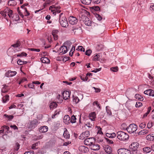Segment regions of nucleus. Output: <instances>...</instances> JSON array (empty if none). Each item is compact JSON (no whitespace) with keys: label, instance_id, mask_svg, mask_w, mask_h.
<instances>
[{"label":"nucleus","instance_id":"14","mask_svg":"<svg viewBox=\"0 0 154 154\" xmlns=\"http://www.w3.org/2000/svg\"><path fill=\"white\" fill-rule=\"evenodd\" d=\"M144 93L145 94L149 95L150 96L154 97V91L151 89H149L144 91Z\"/></svg>","mask_w":154,"mask_h":154},{"label":"nucleus","instance_id":"31","mask_svg":"<svg viewBox=\"0 0 154 154\" xmlns=\"http://www.w3.org/2000/svg\"><path fill=\"white\" fill-rule=\"evenodd\" d=\"M8 4L9 6H14L17 4L16 2L14 0H11L8 1Z\"/></svg>","mask_w":154,"mask_h":154},{"label":"nucleus","instance_id":"21","mask_svg":"<svg viewBox=\"0 0 154 154\" xmlns=\"http://www.w3.org/2000/svg\"><path fill=\"white\" fill-rule=\"evenodd\" d=\"M149 131L148 130L144 129L139 131L138 134L140 136L143 135L147 134L148 133Z\"/></svg>","mask_w":154,"mask_h":154},{"label":"nucleus","instance_id":"33","mask_svg":"<svg viewBox=\"0 0 154 154\" xmlns=\"http://www.w3.org/2000/svg\"><path fill=\"white\" fill-rule=\"evenodd\" d=\"M94 122L93 121H89L85 125L89 128H91L92 126L93 127Z\"/></svg>","mask_w":154,"mask_h":154},{"label":"nucleus","instance_id":"26","mask_svg":"<svg viewBox=\"0 0 154 154\" xmlns=\"http://www.w3.org/2000/svg\"><path fill=\"white\" fill-rule=\"evenodd\" d=\"M146 139L150 141H154V134H149L146 137Z\"/></svg>","mask_w":154,"mask_h":154},{"label":"nucleus","instance_id":"56","mask_svg":"<svg viewBox=\"0 0 154 154\" xmlns=\"http://www.w3.org/2000/svg\"><path fill=\"white\" fill-rule=\"evenodd\" d=\"M57 98L60 100L59 103H61L62 102L63 100L62 99H61V97L60 94H58V95H57Z\"/></svg>","mask_w":154,"mask_h":154},{"label":"nucleus","instance_id":"8","mask_svg":"<svg viewBox=\"0 0 154 154\" xmlns=\"http://www.w3.org/2000/svg\"><path fill=\"white\" fill-rule=\"evenodd\" d=\"M94 138L92 137H90L85 139L84 141V144L90 146L93 143Z\"/></svg>","mask_w":154,"mask_h":154},{"label":"nucleus","instance_id":"51","mask_svg":"<svg viewBox=\"0 0 154 154\" xmlns=\"http://www.w3.org/2000/svg\"><path fill=\"white\" fill-rule=\"evenodd\" d=\"M142 105V103L139 102H137L135 105V106L137 108H139Z\"/></svg>","mask_w":154,"mask_h":154},{"label":"nucleus","instance_id":"30","mask_svg":"<svg viewBox=\"0 0 154 154\" xmlns=\"http://www.w3.org/2000/svg\"><path fill=\"white\" fill-rule=\"evenodd\" d=\"M9 10V8H6L4 10L2 13V16L4 17L5 18L6 17V16H7V15H8L9 11L8 10Z\"/></svg>","mask_w":154,"mask_h":154},{"label":"nucleus","instance_id":"37","mask_svg":"<svg viewBox=\"0 0 154 154\" xmlns=\"http://www.w3.org/2000/svg\"><path fill=\"white\" fill-rule=\"evenodd\" d=\"M9 100V96L6 95L2 98V101L3 103H5Z\"/></svg>","mask_w":154,"mask_h":154},{"label":"nucleus","instance_id":"1","mask_svg":"<svg viewBox=\"0 0 154 154\" xmlns=\"http://www.w3.org/2000/svg\"><path fill=\"white\" fill-rule=\"evenodd\" d=\"M71 43L69 42H66L60 48L59 52L60 55H63L66 53L70 48Z\"/></svg>","mask_w":154,"mask_h":154},{"label":"nucleus","instance_id":"64","mask_svg":"<svg viewBox=\"0 0 154 154\" xmlns=\"http://www.w3.org/2000/svg\"><path fill=\"white\" fill-rule=\"evenodd\" d=\"M24 154H34V152L33 151L25 152Z\"/></svg>","mask_w":154,"mask_h":154},{"label":"nucleus","instance_id":"41","mask_svg":"<svg viewBox=\"0 0 154 154\" xmlns=\"http://www.w3.org/2000/svg\"><path fill=\"white\" fill-rule=\"evenodd\" d=\"M76 118L75 116L73 115L72 116L71 119H70V122L73 123L75 122Z\"/></svg>","mask_w":154,"mask_h":154},{"label":"nucleus","instance_id":"54","mask_svg":"<svg viewBox=\"0 0 154 154\" xmlns=\"http://www.w3.org/2000/svg\"><path fill=\"white\" fill-rule=\"evenodd\" d=\"M20 145L18 143H16V146L14 148L15 150L16 151L18 150L19 149Z\"/></svg>","mask_w":154,"mask_h":154},{"label":"nucleus","instance_id":"28","mask_svg":"<svg viewBox=\"0 0 154 154\" xmlns=\"http://www.w3.org/2000/svg\"><path fill=\"white\" fill-rule=\"evenodd\" d=\"M3 87L2 89V93H5L7 92L9 90L8 86L6 85H3Z\"/></svg>","mask_w":154,"mask_h":154},{"label":"nucleus","instance_id":"4","mask_svg":"<svg viewBox=\"0 0 154 154\" xmlns=\"http://www.w3.org/2000/svg\"><path fill=\"white\" fill-rule=\"evenodd\" d=\"M60 6H57L56 5H52L49 8V9L51 10L53 14L54 15H56V13H59L61 12L60 9Z\"/></svg>","mask_w":154,"mask_h":154},{"label":"nucleus","instance_id":"22","mask_svg":"<svg viewBox=\"0 0 154 154\" xmlns=\"http://www.w3.org/2000/svg\"><path fill=\"white\" fill-rule=\"evenodd\" d=\"M57 103L54 102H52L49 105V107L51 109H54L56 108L57 106Z\"/></svg>","mask_w":154,"mask_h":154},{"label":"nucleus","instance_id":"5","mask_svg":"<svg viewBox=\"0 0 154 154\" xmlns=\"http://www.w3.org/2000/svg\"><path fill=\"white\" fill-rule=\"evenodd\" d=\"M137 126L134 124H130L127 129V131L130 133H132L137 131Z\"/></svg>","mask_w":154,"mask_h":154},{"label":"nucleus","instance_id":"42","mask_svg":"<svg viewBox=\"0 0 154 154\" xmlns=\"http://www.w3.org/2000/svg\"><path fill=\"white\" fill-rule=\"evenodd\" d=\"M106 109L107 114L109 116L111 115L112 113L109 107L108 106H106Z\"/></svg>","mask_w":154,"mask_h":154},{"label":"nucleus","instance_id":"47","mask_svg":"<svg viewBox=\"0 0 154 154\" xmlns=\"http://www.w3.org/2000/svg\"><path fill=\"white\" fill-rule=\"evenodd\" d=\"M105 139L106 142H107L108 143L111 144H113L114 143V142L112 140H110L107 138H105Z\"/></svg>","mask_w":154,"mask_h":154},{"label":"nucleus","instance_id":"57","mask_svg":"<svg viewBox=\"0 0 154 154\" xmlns=\"http://www.w3.org/2000/svg\"><path fill=\"white\" fill-rule=\"evenodd\" d=\"M99 55L96 54V55H95L94 57L93 58V60H95V61H97L98 58L99 57Z\"/></svg>","mask_w":154,"mask_h":154},{"label":"nucleus","instance_id":"13","mask_svg":"<svg viewBox=\"0 0 154 154\" xmlns=\"http://www.w3.org/2000/svg\"><path fill=\"white\" fill-rule=\"evenodd\" d=\"M139 144L137 142L132 143L130 146V148L134 151L136 150Z\"/></svg>","mask_w":154,"mask_h":154},{"label":"nucleus","instance_id":"23","mask_svg":"<svg viewBox=\"0 0 154 154\" xmlns=\"http://www.w3.org/2000/svg\"><path fill=\"white\" fill-rule=\"evenodd\" d=\"M41 62L43 63H49L50 62V60L49 59L46 57H43L40 59Z\"/></svg>","mask_w":154,"mask_h":154},{"label":"nucleus","instance_id":"20","mask_svg":"<svg viewBox=\"0 0 154 154\" xmlns=\"http://www.w3.org/2000/svg\"><path fill=\"white\" fill-rule=\"evenodd\" d=\"M48 130V128L46 126H43L40 127L39 129V131L41 133H45Z\"/></svg>","mask_w":154,"mask_h":154},{"label":"nucleus","instance_id":"16","mask_svg":"<svg viewBox=\"0 0 154 154\" xmlns=\"http://www.w3.org/2000/svg\"><path fill=\"white\" fill-rule=\"evenodd\" d=\"M100 148V146L97 143L93 144L91 146V148L92 150L94 151L99 150Z\"/></svg>","mask_w":154,"mask_h":154},{"label":"nucleus","instance_id":"34","mask_svg":"<svg viewBox=\"0 0 154 154\" xmlns=\"http://www.w3.org/2000/svg\"><path fill=\"white\" fill-rule=\"evenodd\" d=\"M38 123V121L36 119L30 122V124L32 127H35V126Z\"/></svg>","mask_w":154,"mask_h":154},{"label":"nucleus","instance_id":"38","mask_svg":"<svg viewBox=\"0 0 154 154\" xmlns=\"http://www.w3.org/2000/svg\"><path fill=\"white\" fill-rule=\"evenodd\" d=\"M4 116H5L6 118L8 119V121H10L14 118V116L12 115H8L5 114L4 115Z\"/></svg>","mask_w":154,"mask_h":154},{"label":"nucleus","instance_id":"58","mask_svg":"<svg viewBox=\"0 0 154 154\" xmlns=\"http://www.w3.org/2000/svg\"><path fill=\"white\" fill-rule=\"evenodd\" d=\"M95 17L99 20H100L102 19L101 17L98 14H96L95 15Z\"/></svg>","mask_w":154,"mask_h":154},{"label":"nucleus","instance_id":"6","mask_svg":"<svg viewBox=\"0 0 154 154\" xmlns=\"http://www.w3.org/2000/svg\"><path fill=\"white\" fill-rule=\"evenodd\" d=\"M90 132L88 131H87L85 132L82 133L79 136V139H80L83 140L84 139H87L86 138L89 137L90 135Z\"/></svg>","mask_w":154,"mask_h":154},{"label":"nucleus","instance_id":"3","mask_svg":"<svg viewBox=\"0 0 154 154\" xmlns=\"http://www.w3.org/2000/svg\"><path fill=\"white\" fill-rule=\"evenodd\" d=\"M63 14L61 13L59 15V22L61 25L63 27H67L68 23L66 18L64 17H62Z\"/></svg>","mask_w":154,"mask_h":154},{"label":"nucleus","instance_id":"35","mask_svg":"<svg viewBox=\"0 0 154 154\" xmlns=\"http://www.w3.org/2000/svg\"><path fill=\"white\" fill-rule=\"evenodd\" d=\"M81 2L84 4L89 5L91 2V0H80Z\"/></svg>","mask_w":154,"mask_h":154},{"label":"nucleus","instance_id":"15","mask_svg":"<svg viewBox=\"0 0 154 154\" xmlns=\"http://www.w3.org/2000/svg\"><path fill=\"white\" fill-rule=\"evenodd\" d=\"M79 151L82 152H86L88 151V147L84 146H80L79 148Z\"/></svg>","mask_w":154,"mask_h":154},{"label":"nucleus","instance_id":"17","mask_svg":"<svg viewBox=\"0 0 154 154\" xmlns=\"http://www.w3.org/2000/svg\"><path fill=\"white\" fill-rule=\"evenodd\" d=\"M88 117L91 121L93 122L95 121L96 118L95 112H93L90 113Z\"/></svg>","mask_w":154,"mask_h":154},{"label":"nucleus","instance_id":"24","mask_svg":"<svg viewBox=\"0 0 154 154\" xmlns=\"http://www.w3.org/2000/svg\"><path fill=\"white\" fill-rule=\"evenodd\" d=\"M64 132L63 134L64 137L67 139H69L70 137L69 134V133L67 130L66 128H64Z\"/></svg>","mask_w":154,"mask_h":154},{"label":"nucleus","instance_id":"63","mask_svg":"<svg viewBox=\"0 0 154 154\" xmlns=\"http://www.w3.org/2000/svg\"><path fill=\"white\" fill-rule=\"evenodd\" d=\"M54 1V0H48L46 3L47 4H51L53 3Z\"/></svg>","mask_w":154,"mask_h":154},{"label":"nucleus","instance_id":"48","mask_svg":"<svg viewBox=\"0 0 154 154\" xmlns=\"http://www.w3.org/2000/svg\"><path fill=\"white\" fill-rule=\"evenodd\" d=\"M111 70L113 72H116L118 71V69L117 67H114L111 68Z\"/></svg>","mask_w":154,"mask_h":154},{"label":"nucleus","instance_id":"45","mask_svg":"<svg viewBox=\"0 0 154 154\" xmlns=\"http://www.w3.org/2000/svg\"><path fill=\"white\" fill-rule=\"evenodd\" d=\"M27 55V54L25 53L24 52H22L20 54H19L17 55V57H23L26 56Z\"/></svg>","mask_w":154,"mask_h":154},{"label":"nucleus","instance_id":"12","mask_svg":"<svg viewBox=\"0 0 154 154\" xmlns=\"http://www.w3.org/2000/svg\"><path fill=\"white\" fill-rule=\"evenodd\" d=\"M62 95L63 99L66 100L69 98L70 93V92L68 91H64L63 92Z\"/></svg>","mask_w":154,"mask_h":154},{"label":"nucleus","instance_id":"49","mask_svg":"<svg viewBox=\"0 0 154 154\" xmlns=\"http://www.w3.org/2000/svg\"><path fill=\"white\" fill-rule=\"evenodd\" d=\"M128 127H127L125 123L122 124L121 125V128L122 129L124 130H127Z\"/></svg>","mask_w":154,"mask_h":154},{"label":"nucleus","instance_id":"36","mask_svg":"<svg viewBox=\"0 0 154 154\" xmlns=\"http://www.w3.org/2000/svg\"><path fill=\"white\" fill-rule=\"evenodd\" d=\"M135 98L139 100L140 101H142L143 100V97L140 94H136L134 96Z\"/></svg>","mask_w":154,"mask_h":154},{"label":"nucleus","instance_id":"29","mask_svg":"<svg viewBox=\"0 0 154 154\" xmlns=\"http://www.w3.org/2000/svg\"><path fill=\"white\" fill-rule=\"evenodd\" d=\"M105 152L108 154H111L112 152V149L111 147L109 146H106L105 149Z\"/></svg>","mask_w":154,"mask_h":154},{"label":"nucleus","instance_id":"18","mask_svg":"<svg viewBox=\"0 0 154 154\" xmlns=\"http://www.w3.org/2000/svg\"><path fill=\"white\" fill-rule=\"evenodd\" d=\"M63 122L66 125H68L70 123V118L68 115H66L64 117Z\"/></svg>","mask_w":154,"mask_h":154},{"label":"nucleus","instance_id":"2","mask_svg":"<svg viewBox=\"0 0 154 154\" xmlns=\"http://www.w3.org/2000/svg\"><path fill=\"white\" fill-rule=\"evenodd\" d=\"M117 137L120 141H125L128 140L129 136L126 133L122 131H119L116 134Z\"/></svg>","mask_w":154,"mask_h":154},{"label":"nucleus","instance_id":"44","mask_svg":"<svg viewBox=\"0 0 154 154\" xmlns=\"http://www.w3.org/2000/svg\"><path fill=\"white\" fill-rule=\"evenodd\" d=\"M93 105H96L97 107H98L100 109H101V107L100 105L99 104L97 101H94L93 103Z\"/></svg>","mask_w":154,"mask_h":154},{"label":"nucleus","instance_id":"40","mask_svg":"<svg viewBox=\"0 0 154 154\" xmlns=\"http://www.w3.org/2000/svg\"><path fill=\"white\" fill-rule=\"evenodd\" d=\"M27 63V61H22V60L20 59H19L17 61V64L20 65H21L25 64H26Z\"/></svg>","mask_w":154,"mask_h":154},{"label":"nucleus","instance_id":"27","mask_svg":"<svg viewBox=\"0 0 154 154\" xmlns=\"http://www.w3.org/2000/svg\"><path fill=\"white\" fill-rule=\"evenodd\" d=\"M11 19L13 21H17L19 20V15L17 14H14L12 16Z\"/></svg>","mask_w":154,"mask_h":154},{"label":"nucleus","instance_id":"43","mask_svg":"<svg viewBox=\"0 0 154 154\" xmlns=\"http://www.w3.org/2000/svg\"><path fill=\"white\" fill-rule=\"evenodd\" d=\"M78 51L84 52L85 51V49L82 46H78Z\"/></svg>","mask_w":154,"mask_h":154},{"label":"nucleus","instance_id":"25","mask_svg":"<svg viewBox=\"0 0 154 154\" xmlns=\"http://www.w3.org/2000/svg\"><path fill=\"white\" fill-rule=\"evenodd\" d=\"M116 134L114 132H113L111 134L107 133L106 134V136L107 137L110 138H115L116 136Z\"/></svg>","mask_w":154,"mask_h":154},{"label":"nucleus","instance_id":"32","mask_svg":"<svg viewBox=\"0 0 154 154\" xmlns=\"http://www.w3.org/2000/svg\"><path fill=\"white\" fill-rule=\"evenodd\" d=\"M152 150L149 147H145L143 149V150L144 152L146 153H147L150 152Z\"/></svg>","mask_w":154,"mask_h":154},{"label":"nucleus","instance_id":"19","mask_svg":"<svg viewBox=\"0 0 154 154\" xmlns=\"http://www.w3.org/2000/svg\"><path fill=\"white\" fill-rule=\"evenodd\" d=\"M59 32V31L57 30H54L52 31V35L53 36L54 39L57 40L58 38L57 34Z\"/></svg>","mask_w":154,"mask_h":154},{"label":"nucleus","instance_id":"50","mask_svg":"<svg viewBox=\"0 0 154 154\" xmlns=\"http://www.w3.org/2000/svg\"><path fill=\"white\" fill-rule=\"evenodd\" d=\"M8 11H8V16H9V17L11 18L13 16V11L10 9H9Z\"/></svg>","mask_w":154,"mask_h":154},{"label":"nucleus","instance_id":"60","mask_svg":"<svg viewBox=\"0 0 154 154\" xmlns=\"http://www.w3.org/2000/svg\"><path fill=\"white\" fill-rule=\"evenodd\" d=\"M29 50L32 51H35L37 52H39L40 50L39 49H35L34 48H30Z\"/></svg>","mask_w":154,"mask_h":154},{"label":"nucleus","instance_id":"10","mask_svg":"<svg viewBox=\"0 0 154 154\" xmlns=\"http://www.w3.org/2000/svg\"><path fill=\"white\" fill-rule=\"evenodd\" d=\"M16 74L17 72L16 71L9 70L5 73V76L7 77H10L14 76Z\"/></svg>","mask_w":154,"mask_h":154},{"label":"nucleus","instance_id":"39","mask_svg":"<svg viewBox=\"0 0 154 154\" xmlns=\"http://www.w3.org/2000/svg\"><path fill=\"white\" fill-rule=\"evenodd\" d=\"M20 44H21L20 42L17 41L15 44L13 45L12 46L15 48H17L20 47Z\"/></svg>","mask_w":154,"mask_h":154},{"label":"nucleus","instance_id":"62","mask_svg":"<svg viewBox=\"0 0 154 154\" xmlns=\"http://www.w3.org/2000/svg\"><path fill=\"white\" fill-rule=\"evenodd\" d=\"M101 68L95 69L94 70H92L91 72H97L100 71Z\"/></svg>","mask_w":154,"mask_h":154},{"label":"nucleus","instance_id":"53","mask_svg":"<svg viewBox=\"0 0 154 154\" xmlns=\"http://www.w3.org/2000/svg\"><path fill=\"white\" fill-rule=\"evenodd\" d=\"M139 126L141 128H144L146 126V124L145 122H142L140 124Z\"/></svg>","mask_w":154,"mask_h":154},{"label":"nucleus","instance_id":"55","mask_svg":"<svg viewBox=\"0 0 154 154\" xmlns=\"http://www.w3.org/2000/svg\"><path fill=\"white\" fill-rule=\"evenodd\" d=\"M153 123L152 122H149L147 125V127L148 128H150L152 126Z\"/></svg>","mask_w":154,"mask_h":154},{"label":"nucleus","instance_id":"61","mask_svg":"<svg viewBox=\"0 0 154 154\" xmlns=\"http://www.w3.org/2000/svg\"><path fill=\"white\" fill-rule=\"evenodd\" d=\"M97 129L98 130L97 133L100 134H103V132L101 131V128L100 127H97Z\"/></svg>","mask_w":154,"mask_h":154},{"label":"nucleus","instance_id":"46","mask_svg":"<svg viewBox=\"0 0 154 154\" xmlns=\"http://www.w3.org/2000/svg\"><path fill=\"white\" fill-rule=\"evenodd\" d=\"M91 52L92 51L90 49H88L86 50L85 51V54L86 55L89 56H90Z\"/></svg>","mask_w":154,"mask_h":154},{"label":"nucleus","instance_id":"7","mask_svg":"<svg viewBox=\"0 0 154 154\" xmlns=\"http://www.w3.org/2000/svg\"><path fill=\"white\" fill-rule=\"evenodd\" d=\"M118 152L119 154H131V152L129 150L125 148L119 149Z\"/></svg>","mask_w":154,"mask_h":154},{"label":"nucleus","instance_id":"59","mask_svg":"<svg viewBox=\"0 0 154 154\" xmlns=\"http://www.w3.org/2000/svg\"><path fill=\"white\" fill-rule=\"evenodd\" d=\"M34 84L32 83L29 84L28 85V87L30 88L34 89V86L33 85Z\"/></svg>","mask_w":154,"mask_h":154},{"label":"nucleus","instance_id":"9","mask_svg":"<svg viewBox=\"0 0 154 154\" xmlns=\"http://www.w3.org/2000/svg\"><path fill=\"white\" fill-rule=\"evenodd\" d=\"M69 23L72 25H75L77 23V19L73 16L69 17L68 19Z\"/></svg>","mask_w":154,"mask_h":154},{"label":"nucleus","instance_id":"11","mask_svg":"<svg viewBox=\"0 0 154 154\" xmlns=\"http://www.w3.org/2000/svg\"><path fill=\"white\" fill-rule=\"evenodd\" d=\"M82 17H83V19H84V20H83V21L85 25L89 26H91V21L89 20L88 18L83 16H82Z\"/></svg>","mask_w":154,"mask_h":154},{"label":"nucleus","instance_id":"52","mask_svg":"<svg viewBox=\"0 0 154 154\" xmlns=\"http://www.w3.org/2000/svg\"><path fill=\"white\" fill-rule=\"evenodd\" d=\"M91 1L92 3L98 4L100 2L101 0H91Z\"/></svg>","mask_w":154,"mask_h":154}]
</instances>
